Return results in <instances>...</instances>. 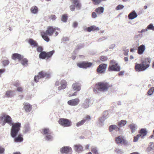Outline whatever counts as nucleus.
I'll list each match as a JSON object with an SVG mask.
<instances>
[{
	"instance_id": "nucleus-1",
	"label": "nucleus",
	"mask_w": 154,
	"mask_h": 154,
	"mask_svg": "<svg viewBox=\"0 0 154 154\" xmlns=\"http://www.w3.org/2000/svg\"><path fill=\"white\" fill-rule=\"evenodd\" d=\"M151 59L148 58L144 59L140 63H135L134 69L137 72H142L148 69L150 66Z\"/></svg>"
},
{
	"instance_id": "nucleus-2",
	"label": "nucleus",
	"mask_w": 154,
	"mask_h": 154,
	"mask_svg": "<svg viewBox=\"0 0 154 154\" xmlns=\"http://www.w3.org/2000/svg\"><path fill=\"white\" fill-rule=\"evenodd\" d=\"M60 30V29L58 28L49 26L47 27V29L45 32L42 31L41 32V35L45 41L48 42L50 41V39L48 35L52 36L56 30Z\"/></svg>"
},
{
	"instance_id": "nucleus-3",
	"label": "nucleus",
	"mask_w": 154,
	"mask_h": 154,
	"mask_svg": "<svg viewBox=\"0 0 154 154\" xmlns=\"http://www.w3.org/2000/svg\"><path fill=\"white\" fill-rule=\"evenodd\" d=\"M112 86L111 85L105 82H98L95 84L94 88L93 89V91L95 93H98V91H106Z\"/></svg>"
},
{
	"instance_id": "nucleus-4",
	"label": "nucleus",
	"mask_w": 154,
	"mask_h": 154,
	"mask_svg": "<svg viewBox=\"0 0 154 154\" xmlns=\"http://www.w3.org/2000/svg\"><path fill=\"white\" fill-rule=\"evenodd\" d=\"M12 127L11 130V134L13 137H15L20 130L21 127V124L20 123H14L11 125Z\"/></svg>"
},
{
	"instance_id": "nucleus-5",
	"label": "nucleus",
	"mask_w": 154,
	"mask_h": 154,
	"mask_svg": "<svg viewBox=\"0 0 154 154\" xmlns=\"http://www.w3.org/2000/svg\"><path fill=\"white\" fill-rule=\"evenodd\" d=\"M110 63V65L108 67L109 71H119L120 69V68L118 64L116 63L115 60H111Z\"/></svg>"
},
{
	"instance_id": "nucleus-6",
	"label": "nucleus",
	"mask_w": 154,
	"mask_h": 154,
	"mask_svg": "<svg viewBox=\"0 0 154 154\" xmlns=\"http://www.w3.org/2000/svg\"><path fill=\"white\" fill-rule=\"evenodd\" d=\"M54 52V50L47 52L43 51L39 54V58L42 59H48L52 57Z\"/></svg>"
},
{
	"instance_id": "nucleus-7",
	"label": "nucleus",
	"mask_w": 154,
	"mask_h": 154,
	"mask_svg": "<svg viewBox=\"0 0 154 154\" xmlns=\"http://www.w3.org/2000/svg\"><path fill=\"white\" fill-rule=\"evenodd\" d=\"M0 119L1 120H4L2 124L3 125H4L6 123L10 125H11L13 123L11 117L8 115L4 114L0 117Z\"/></svg>"
},
{
	"instance_id": "nucleus-8",
	"label": "nucleus",
	"mask_w": 154,
	"mask_h": 154,
	"mask_svg": "<svg viewBox=\"0 0 154 154\" xmlns=\"http://www.w3.org/2000/svg\"><path fill=\"white\" fill-rule=\"evenodd\" d=\"M59 123L64 127H68L71 126L72 122L69 120L63 118L60 119L58 121Z\"/></svg>"
},
{
	"instance_id": "nucleus-9",
	"label": "nucleus",
	"mask_w": 154,
	"mask_h": 154,
	"mask_svg": "<svg viewBox=\"0 0 154 154\" xmlns=\"http://www.w3.org/2000/svg\"><path fill=\"white\" fill-rule=\"evenodd\" d=\"M49 74L44 71L39 72L37 75L34 77V80L36 82H38L39 79L43 78L45 77H48Z\"/></svg>"
},
{
	"instance_id": "nucleus-10",
	"label": "nucleus",
	"mask_w": 154,
	"mask_h": 154,
	"mask_svg": "<svg viewBox=\"0 0 154 154\" xmlns=\"http://www.w3.org/2000/svg\"><path fill=\"white\" fill-rule=\"evenodd\" d=\"M115 141L117 144H121L124 145H127V141L124 138V137L121 136H119L115 138Z\"/></svg>"
},
{
	"instance_id": "nucleus-11",
	"label": "nucleus",
	"mask_w": 154,
	"mask_h": 154,
	"mask_svg": "<svg viewBox=\"0 0 154 154\" xmlns=\"http://www.w3.org/2000/svg\"><path fill=\"white\" fill-rule=\"evenodd\" d=\"M77 66L80 68H87L91 67L93 65L92 63L86 61H83L78 63L77 64Z\"/></svg>"
},
{
	"instance_id": "nucleus-12",
	"label": "nucleus",
	"mask_w": 154,
	"mask_h": 154,
	"mask_svg": "<svg viewBox=\"0 0 154 154\" xmlns=\"http://www.w3.org/2000/svg\"><path fill=\"white\" fill-rule=\"evenodd\" d=\"M107 64L102 63L98 67L97 71L98 74H102L105 72L107 67Z\"/></svg>"
},
{
	"instance_id": "nucleus-13",
	"label": "nucleus",
	"mask_w": 154,
	"mask_h": 154,
	"mask_svg": "<svg viewBox=\"0 0 154 154\" xmlns=\"http://www.w3.org/2000/svg\"><path fill=\"white\" fill-rule=\"evenodd\" d=\"M60 152L62 153L71 154L72 152V148L69 146H63L60 149Z\"/></svg>"
},
{
	"instance_id": "nucleus-14",
	"label": "nucleus",
	"mask_w": 154,
	"mask_h": 154,
	"mask_svg": "<svg viewBox=\"0 0 154 154\" xmlns=\"http://www.w3.org/2000/svg\"><path fill=\"white\" fill-rule=\"evenodd\" d=\"M80 101L79 99L78 98H77L69 100L67 102V103L69 105L75 106L79 103Z\"/></svg>"
},
{
	"instance_id": "nucleus-15",
	"label": "nucleus",
	"mask_w": 154,
	"mask_h": 154,
	"mask_svg": "<svg viewBox=\"0 0 154 154\" xmlns=\"http://www.w3.org/2000/svg\"><path fill=\"white\" fill-rule=\"evenodd\" d=\"M81 85L79 82H75L72 85V88L74 90L79 91L81 89Z\"/></svg>"
},
{
	"instance_id": "nucleus-16",
	"label": "nucleus",
	"mask_w": 154,
	"mask_h": 154,
	"mask_svg": "<svg viewBox=\"0 0 154 154\" xmlns=\"http://www.w3.org/2000/svg\"><path fill=\"white\" fill-rule=\"evenodd\" d=\"M60 83L61 86L58 87V88L59 90H61L62 89H64L66 87L67 84L65 80H62Z\"/></svg>"
},
{
	"instance_id": "nucleus-17",
	"label": "nucleus",
	"mask_w": 154,
	"mask_h": 154,
	"mask_svg": "<svg viewBox=\"0 0 154 154\" xmlns=\"http://www.w3.org/2000/svg\"><path fill=\"white\" fill-rule=\"evenodd\" d=\"M23 104L24 106L23 108L26 112H30L31 110L32 109V106L29 103H24Z\"/></svg>"
},
{
	"instance_id": "nucleus-18",
	"label": "nucleus",
	"mask_w": 154,
	"mask_h": 154,
	"mask_svg": "<svg viewBox=\"0 0 154 154\" xmlns=\"http://www.w3.org/2000/svg\"><path fill=\"white\" fill-rule=\"evenodd\" d=\"M74 149L75 151L77 152H82L83 150L82 146L79 144L74 145Z\"/></svg>"
},
{
	"instance_id": "nucleus-19",
	"label": "nucleus",
	"mask_w": 154,
	"mask_h": 154,
	"mask_svg": "<svg viewBox=\"0 0 154 154\" xmlns=\"http://www.w3.org/2000/svg\"><path fill=\"white\" fill-rule=\"evenodd\" d=\"M72 3L74 4L76 8L78 9H80L82 7L81 3L80 2V0H72Z\"/></svg>"
},
{
	"instance_id": "nucleus-20",
	"label": "nucleus",
	"mask_w": 154,
	"mask_h": 154,
	"mask_svg": "<svg viewBox=\"0 0 154 154\" xmlns=\"http://www.w3.org/2000/svg\"><path fill=\"white\" fill-rule=\"evenodd\" d=\"M139 134L140 135V137L143 139L145 137L147 133V131L145 129H141L139 132Z\"/></svg>"
},
{
	"instance_id": "nucleus-21",
	"label": "nucleus",
	"mask_w": 154,
	"mask_h": 154,
	"mask_svg": "<svg viewBox=\"0 0 154 154\" xmlns=\"http://www.w3.org/2000/svg\"><path fill=\"white\" fill-rule=\"evenodd\" d=\"M12 59L14 60H21L23 59V57L19 54L15 53L12 54Z\"/></svg>"
},
{
	"instance_id": "nucleus-22",
	"label": "nucleus",
	"mask_w": 154,
	"mask_h": 154,
	"mask_svg": "<svg viewBox=\"0 0 154 154\" xmlns=\"http://www.w3.org/2000/svg\"><path fill=\"white\" fill-rule=\"evenodd\" d=\"M109 131L111 132L115 130L116 131H118L120 130V129L117 126L115 125H111L109 126Z\"/></svg>"
},
{
	"instance_id": "nucleus-23",
	"label": "nucleus",
	"mask_w": 154,
	"mask_h": 154,
	"mask_svg": "<svg viewBox=\"0 0 154 154\" xmlns=\"http://www.w3.org/2000/svg\"><path fill=\"white\" fill-rule=\"evenodd\" d=\"M28 42L32 47H37L38 46V44L32 38H30L28 41Z\"/></svg>"
},
{
	"instance_id": "nucleus-24",
	"label": "nucleus",
	"mask_w": 154,
	"mask_h": 154,
	"mask_svg": "<svg viewBox=\"0 0 154 154\" xmlns=\"http://www.w3.org/2000/svg\"><path fill=\"white\" fill-rule=\"evenodd\" d=\"M145 49V46L143 45H141L138 47L137 53L139 54H142L144 51Z\"/></svg>"
},
{
	"instance_id": "nucleus-25",
	"label": "nucleus",
	"mask_w": 154,
	"mask_h": 154,
	"mask_svg": "<svg viewBox=\"0 0 154 154\" xmlns=\"http://www.w3.org/2000/svg\"><path fill=\"white\" fill-rule=\"evenodd\" d=\"M14 137V141L15 142H22L23 140V135L21 134H19L17 137Z\"/></svg>"
},
{
	"instance_id": "nucleus-26",
	"label": "nucleus",
	"mask_w": 154,
	"mask_h": 154,
	"mask_svg": "<svg viewBox=\"0 0 154 154\" xmlns=\"http://www.w3.org/2000/svg\"><path fill=\"white\" fill-rule=\"evenodd\" d=\"M137 17V14L134 11L130 13L128 15L129 19L131 20H132L136 18Z\"/></svg>"
},
{
	"instance_id": "nucleus-27",
	"label": "nucleus",
	"mask_w": 154,
	"mask_h": 154,
	"mask_svg": "<svg viewBox=\"0 0 154 154\" xmlns=\"http://www.w3.org/2000/svg\"><path fill=\"white\" fill-rule=\"evenodd\" d=\"M90 102V100L88 99H86L82 105V107L84 109H85L88 108L89 106V103Z\"/></svg>"
},
{
	"instance_id": "nucleus-28",
	"label": "nucleus",
	"mask_w": 154,
	"mask_h": 154,
	"mask_svg": "<svg viewBox=\"0 0 154 154\" xmlns=\"http://www.w3.org/2000/svg\"><path fill=\"white\" fill-rule=\"evenodd\" d=\"M99 30V28L95 26H91L87 28V31L90 32L92 31H98Z\"/></svg>"
},
{
	"instance_id": "nucleus-29",
	"label": "nucleus",
	"mask_w": 154,
	"mask_h": 154,
	"mask_svg": "<svg viewBox=\"0 0 154 154\" xmlns=\"http://www.w3.org/2000/svg\"><path fill=\"white\" fill-rule=\"evenodd\" d=\"M104 8L103 7H100L96 9L95 11L97 14H100L103 13Z\"/></svg>"
},
{
	"instance_id": "nucleus-30",
	"label": "nucleus",
	"mask_w": 154,
	"mask_h": 154,
	"mask_svg": "<svg viewBox=\"0 0 154 154\" xmlns=\"http://www.w3.org/2000/svg\"><path fill=\"white\" fill-rule=\"evenodd\" d=\"M13 95V91L9 90L7 91L5 95V97H12Z\"/></svg>"
},
{
	"instance_id": "nucleus-31",
	"label": "nucleus",
	"mask_w": 154,
	"mask_h": 154,
	"mask_svg": "<svg viewBox=\"0 0 154 154\" xmlns=\"http://www.w3.org/2000/svg\"><path fill=\"white\" fill-rule=\"evenodd\" d=\"M127 123V122L125 120H121L118 123V126L119 128L124 126Z\"/></svg>"
},
{
	"instance_id": "nucleus-32",
	"label": "nucleus",
	"mask_w": 154,
	"mask_h": 154,
	"mask_svg": "<svg viewBox=\"0 0 154 154\" xmlns=\"http://www.w3.org/2000/svg\"><path fill=\"white\" fill-rule=\"evenodd\" d=\"M42 131L43 134L45 135L51 133L49 129L48 128H44L42 130Z\"/></svg>"
},
{
	"instance_id": "nucleus-33",
	"label": "nucleus",
	"mask_w": 154,
	"mask_h": 154,
	"mask_svg": "<svg viewBox=\"0 0 154 154\" xmlns=\"http://www.w3.org/2000/svg\"><path fill=\"white\" fill-rule=\"evenodd\" d=\"M53 136L52 135V133H51V134H47L45 135V138L46 140L47 141H51V140L53 139Z\"/></svg>"
},
{
	"instance_id": "nucleus-34",
	"label": "nucleus",
	"mask_w": 154,
	"mask_h": 154,
	"mask_svg": "<svg viewBox=\"0 0 154 154\" xmlns=\"http://www.w3.org/2000/svg\"><path fill=\"white\" fill-rule=\"evenodd\" d=\"M30 11L32 13L36 14L38 12V9L36 6H33L31 8Z\"/></svg>"
},
{
	"instance_id": "nucleus-35",
	"label": "nucleus",
	"mask_w": 154,
	"mask_h": 154,
	"mask_svg": "<svg viewBox=\"0 0 154 154\" xmlns=\"http://www.w3.org/2000/svg\"><path fill=\"white\" fill-rule=\"evenodd\" d=\"M129 127L130 128L132 133H133L135 131L136 126L135 124H131L130 125Z\"/></svg>"
},
{
	"instance_id": "nucleus-36",
	"label": "nucleus",
	"mask_w": 154,
	"mask_h": 154,
	"mask_svg": "<svg viewBox=\"0 0 154 154\" xmlns=\"http://www.w3.org/2000/svg\"><path fill=\"white\" fill-rule=\"evenodd\" d=\"M67 14H64L61 17V21L64 22H66L67 20Z\"/></svg>"
},
{
	"instance_id": "nucleus-37",
	"label": "nucleus",
	"mask_w": 154,
	"mask_h": 154,
	"mask_svg": "<svg viewBox=\"0 0 154 154\" xmlns=\"http://www.w3.org/2000/svg\"><path fill=\"white\" fill-rule=\"evenodd\" d=\"M86 122L85 119H82L78 122L76 124V125L77 127H79L82 125Z\"/></svg>"
},
{
	"instance_id": "nucleus-38",
	"label": "nucleus",
	"mask_w": 154,
	"mask_h": 154,
	"mask_svg": "<svg viewBox=\"0 0 154 154\" xmlns=\"http://www.w3.org/2000/svg\"><path fill=\"white\" fill-rule=\"evenodd\" d=\"M152 143H150V146H148L146 149L147 151H150L152 150H154V144H153V145L152 147L151 146Z\"/></svg>"
},
{
	"instance_id": "nucleus-39",
	"label": "nucleus",
	"mask_w": 154,
	"mask_h": 154,
	"mask_svg": "<svg viewBox=\"0 0 154 154\" xmlns=\"http://www.w3.org/2000/svg\"><path fill=\"white\" fill-rule=\"evenodd\" d=\"M102 0H92L93 4L94 5H96L100 4Z\"/></svg>"
},
{
	"instance_id": "nucleus-40",
	"label": "nucleus",
	"mask_w": 154,
	"mask_h": 154,
	"mask_svg": "<svg viewBox=\"0 0 154 154\" xmlns=\"http://www.w3.org/2000/svg\"><path fill=\"white\" fill-rule=\"evenodd\" d=\"M154 92V87H152L150 88L148 91L147 93L149 95H151Z\"/></svg>"
},
{
	"instance_id": "nucleus-41",
	"label": "nucleus",
	"mask_w": 154,
	"mask_h": 154,
	"mask_svg": "<svg viewBox=\"0 0 154 154\" xmlns=\"http://www.w3.org/2000/svg\"><path fill=\"white\" fill-rule=\"evenodd\" d=\"M147 28L148 29H150L154 31V26H153L152 24H150L147 26Z\"/></svg>"
},
{
	"instance_id": "nucleus-42",
	"label": "nucleus",
	"mask_w": 154,
	"mask_h": 154,
	"mask_svg": "<svg viewBox=\"0 0 154 154\" xmlns=\"http://www.w3.org/2000/svg\"><path fill=\"white\" fill-rule=\"evenodd\" d=\"M140 137V135L139 134H137L136 136H134V137L133 141L135 142L138 141L139 138Z\"/></svg>"
},
{
	"instance_id": "nucleus-43",
	"label": "nucleus",
	"mask_w": 154,
	"mask_h": 154,
	"mask_svg": "<svg viewBox=\"0 0 154 154\" xmlns=\"http://www.w3.org/2000/svg\"><path fill=\"white\" fill-rule=\"evenodd\" d=\"M2 64L4 66H6L7 65H8L9 63V61L8 60H3L2 62Z\"/></svg>"
},
{
	"instance_id": "nucleus-44",
	"label": "nucleus",
	"mask_w": 154,
	"mask_h": 154,
	"mask_svg": "<svg viewBox=\"0 0 154 154\" xmlns=\"http://www.w3.org/2000/svg\"><path fill=\"white\" fill-rule=\"evenodd\" d=\"M100 59L101 61H104L107 60V58L106 56H102L100 57Z\"/></svg>"
},
{
	"instance_id": "nucleus-45",
	"label": "nucleus",
	"mask_w": 154,
	"mask_h": 154,
	"mask_svg": "<svg viewBox=\"0 0 154 154\" xmlns=\"http://www.w3.org/2000/svg\"><path fill=\"white\" fill-rule=\"evenodd\" d=\"M124 6L122 5H118L116 8V10H119L123 9Z\"/></svg>"
},
{
	"instance_id": "nucleus-46",
	"label": "nucleus",
	"mask_w": 154,
	"mask_h": 154,
	"mask_svg": "<svg viewBox=\"0 0 154 154\" xmlns=\"http://www.w3.org/2000/svg\"><path fill=\"white\" fill-rule=\"evenodd\" d=\"M28 60L26 59H24L21 61V63L23 65H25L27 64Z\"/></svg>"
},
{
	"instance_id": "nucleus-47",
	"label": "nucleus",
	"mask_w": 154,
	"mask_h": 154,
	"mask_svg": "<svg viewBox=\"0 0 154 154\" xmlns=\"http://www.w3.org/2000/svg\"><path fill=\"white\" fill-rule=\"evenodd\" d=\"M52 20H55L57 18L56 16L54 14H51V15L49 17Z\"/></svg>"
},
{
	"instance_id": "nucleus-48",
	"label": "nucleus",
	"mask_w": 154,
	"mask_h": 154,
	"mask_svg": "<svg viewBox=\"0 0 154 154\" xmlns=\"http://www.w3.org/2000/svg\"><path fill=\"white\" fill-rule=\"evenodd\" d=\"M75 6L74 5H71L70 7V9L72 11H74L75 10Z\"/></svg>"
},
{
	"instance_id": "nucleus-49",
	"label": "nucleus",
	"mask_w": 154,
	"mask_h": 154,
	"mask_svg": "<svg viewBox=\"0 0 154 154\" xmlns=\"http://www.w3.org/2000/svg\"><path fill=\"white\" fill-rule=\"evenodd\" d=\"M43 48L41 46H39L37 48V51L38 52H43Z\"/></svg>"
},
{
	"instance_id": "nucleus-50",
	"label": "nucleus",
	"mask_w": 154,
	"mask_h": 154,
	"mask_svg": "<svg viewBox=\"0 0 154 154\" xmlns=\"http://www.w3.org/2000/svg\"><path fill=\"white\" fill-rule=\"evenodd\" d=\"M91 151L93 153L97 154V150L96 148H92Z\"/></svg>"
},
{
	"instance_id": "nucleus-51",
	"label": "nucleus",
	"mask_w": 154,
	"mask_h": 154,
	"mask_svg": "<svg viewBox=\"0 0 154 154\" xmlns=\"http://www.w3.org/2000/svg\"><path fill=\"white\" fill-rule=\"evenodd\" d=\"M14 85L17 87H18L20 85V83L18 81H16L14 83Z\"/></svg>"
},
{
	"instance_id": "nucleus-52",
	"label": "nucleus",
	"mask_w": 154,
	"mask_h": 154,
	"mask_svg": "<svg viewBox=\"0 0 154 154\" xmlns=\"http://www.w3.org/2000/svg\"><path fill=\"white\" fill-rule=\"evenodd\" d=\"M5 149L2 147L0 146V153H4Z\"/></svg>"
},
{
	"instance_id": "nucleus-53",
	"label": "nucleus",
	"mask_w": 154,
	"mask_h": 154,
	"mask_svg": "<svg viewBox=\"0 0 154 154\" xmlns=\"http://www.w3.org/2000/svg\"><path fill=\"white\" fill-rule=\"evenodd\" d=\"M17 90L19 92H22L23 91V89L21 87H18L17 88Z\"/></svg>"
},
{
	"instance_id": "nucleus-54",
	"label": "nucleus",
	"mask_w": 154,
	"mask_h": 154,
	"mask_svg": "<svg viewBox=\"0 0 154 154\" xmlns=\"http://www.w3.org/2000/svg\"><path fill=\"white\" fill-rule=\"evenodd\" d=\"M91 117L87 115L85 117V119H84L86 120V121H89L91 120Z\"/></svg>"
},
{
	"instance_id": "nucleus-55",
	"label": "nucleus",
	"mask_w": 154,
	"mask_h": 154,
	"mask_svg": "<svg viewBox=\"0 0 154 154\" xmlns=\"http://www.w3.org/2000/svg\"><path fill=\"white\" fill-rule=\"evenodd\" d=\"M92 17L93 18H95L97 17V15L95 12H93L92 14Z\"/></svg>"
},
{
	"instance_id": "nucleus-56",
	"label": "nucleus",
	"mask_w": 154,
	"mask_h": 154,
	"mask_svg": "<svg viewBox=\"0 0 154 154\" xmlns=\"http://www.w3.org/2000/svg\"><path fill=\"white\" fill-rule=\"evenodd\" d=\"M5 69H0V77H1V75L5 71Z\"/></svg>"
},
{
	"instance_id": "nucleus-57",
	"label": "nucleus",
	"mask_w": 154,
	"mask_h": 154,
	"mask_svg": "<svg viewBox=\"0 0 154 154\" xmlns=\"http://www.w3.org/2000/svg\"><path fill=\"white\" fill-rule=\"evenodd\" d=\"M115 152H116V153H121L122 152V151H121L120 149H115Z\"/></svg>"
},
{
	"instance_id": "nucleus-58",
	"label": "nucleus",
	"mask_w": 154,
	"mask_h": 154,
	"mask_svg": "<svg viewBox=\"0 0 154 154\" xmlns=\"http://www.w3.org/2000/svg\"><path fill=\"white\" fill-rule=\"evenodd\" d=\"M77 94V92H75L73 94H69V97L73 96H76Z\"/></svg>"
},
{
	"instance_id": "nucleus-59",
	"label": "nucleus",
	"mask_w": 154,
	"mask_h": 154,
	"mask_svg": "<svg viewBox=\"0 0 154 154\" xmlns=\"http://www.w3.org/2000/svg\"><path fill=\"white\" fill-rule=\"evenodd\" d=\"M78 25V23L76 22H74L73 24V26L74 27H76Z\"/></svg>"
},
{
	"instance_id": "nucleus-60",
	"label": "nucleus",
	"mask_w": 154,
	"mask_h": 154,
	"mask_svg": "<svg viewBox=\"0 0 154 154\" xmlns=\"http://www.w3.org/2000/svg\"><path fill=\"white\" fill-rule=\"evenodd\" d=\"M60 84V82L59 81H57L55 83V85L56 86H58Z\"/></svg>"
},
{
	"instance_id": "nucleus-61",
	"label": "nucleus",
	"mask_w": 154,
	"mask_h": 154,
	"mask_svg": "<svg viewBox=\"0 0 154 154\" xmlns=\"http://www.w3.org/2000/svg\"><path fill=\"white\" fill-rule=\"evenodd\" d=\"M148 29H147V28H146V29H142L141 30V31L139 32H144L147 31V30Z\"/></svg>"
},
{
	"instance_id": "nucleus-62",
	"label": "nucleus",
	"mask_w": 154,
	"mask_h": 154,
	"mask_svg": "<svg viewBox=\"0 0 154 154\" xmlns=\"http://www.w3.org/2000/svg\"><path fill=\"white\" fill-rule=\"evenodd\" d=\"M89 146H90L89 145V144H88V145H86V146H85V149H89Z\"/></svg>"
},
{
	"instance_id": "nucleus-63",
	"label": "nucleus",
	"mask_w": 154,
	"mask_h": 154,
	"mask_svg": "<svg viewBox=\"0 0 154 154\" xmlns=\"http://www.w3.org/2000/svg\"><path fill=\"white\" fill-rule=\"evenodd\" d=\"M124 60L125 61H128V57H125L124 58Z\"/></svg>"
},
{
	"instance_id": "nucleus-64",
	"label": "nucleus",
	"mask_w": 154,
	"mask_h": 154,
	"mask_svg": "<svg viewBox=\"0 0 154 154\" xmlns=\"http://www.w3.org/2000/svg\"><path fill=\"white\" fill-rule=\"evenodd\" d=\"M123 73H124L123 72L121 71V72H120L119 73V75L120 76L121 75H122L123 74Z\"/></svg>"
}]
</instances>
